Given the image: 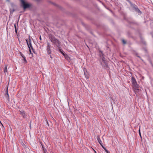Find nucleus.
Listing matches in <instances>:
<instances>
[{"label": "nucleus", "mask_w": 153, "mask_h": 153, "mask_svg": "<svg viewBox=\"0 0 153 153\" xmlns=\"http://www.w3.org/2000/svg\"><path fill=\"white\" fill-rule=\"evenodd\" d=\"M100 51L101 52V53L100 54V56L101 58V59L100 60V64L103 67L105 68H107L108 67V63L105 60V58L104 56V54L101 51Z\"/></svg>", "instance_id": "f257e3e1"}, {"label": "nucleus", "mask_w": 153, "mask_h": 153, "mask_svg": "<svg viewBox=\"0 0 153 153\" xmlns=\"http://www.w3.org/2000/svg\"><path fill=\"white\" fill-rule=\"evenodd\" d=\"M20 1L21 3V6L23 7L24 9L28 8L31 6L30 4L26 3L24 0H20Z\"/></svg>", "instance_id": "f03ea898"}, {"label": "nucleus", "mask_w": 153, "mask_h": 153, "mask_svg": "<svg viewBox=\"0 0 153 153\" xmlns=\"http://www.w3.org/2000/svg\"><path fill=\"white\" fill-rule=\"evenodd\" d=\"M131 6L132 7L133 9L137 13H140V14L142 13V12L140 10L137 6L136 5L133 4Z\"/></svg>", "instance_id": "7ed1b4c3"}, {"label": "nucleus", "mask_w": 153, "mask_h": 153, "mask_svg": "<svg viewBox=\"0 0 153 153\" xmlns=\"http://www.w3.org/2000/svg\"><path fill=\"white\" fill-rule=\"evenodd\" d=\"M51 46L49 42H47V46L46 48V50L48 53L49 55L51 54Z\"/></svg>", "instance_id": "20e7f679"}, {"label": "nucleus", "mask_w": 153, "mask_h": 153, "mask_svg": "<svg viewBox=\"0 0 153 153\" xmlns=\"http://www.w3.org/2000/svg\"><path fill=\"white\" fill-rule=\"evenodd\" d=\"M134 88V91L135 93L137 92L139 90V85L137 84V83L133 85Z\"/></svg>", "instance_id": "39448f33"}, {"label": "nucleus", "mask_w": 153, "mask_h": 153, "mask_svg": "<svg viewBox=\"0 0 153 153\" xmlns=\"http://www.w3.org/2000/svg\"><path fill=\"white\" fill-rule=\"evenodd\" d=\"M25 41L27 42V43L28 46V48H29V46L32 45L31 44V39L30 38V36L29 37L28 40L27 39H25Z\"/></svg>", "instance_id": "423d86ee"}, {"label": "nucleus", "mask_w": 153, "mask_h": 153, "mask_svg": "<svg viewBox=\"0 0 153 153\" xmlns=\"http://www.w3.org/2000/svg\"><path fill=\"white\" fill-rule=\"evenodd\" d=\"M53 43L57 47L59 48L60 42L58 39H56V40H54Z\"/></svg>", "instance_id": "0eeeda50"}, {"label": "nucleus", "mask_w": 153, "mask_h": 153, "mask_svg": "<svg viewBox=\"0 0 153 153\" xmlns=\"http://www.w3.org/2000/svg\"><path fill=\"white\" fill-rule=\"evenodd\" d=\"M19 111L20 112V114L23 117V118H25L27 117V115L25 113L24 111L19 110Z\"/></svg>", "instance_id": "6e6552de"}, {"label": "nucleus", "mask_w": 153, "mask_h": 153, "mask_svg": "<svg viewBox=\"0 0 153 153\" xmlns=\"http://www.w3.org/2000/svg\"><path fill=\"white\" fill-rule=\"evenodd\" d=\"M49 38L51 41L53 43V42L56 39L54 36L52 35H49Z\"/></svg>", "instance_id": "1a4fd4ad"}, {"label": "nucleus", "mask_w": 153, "mask_h": 153, "mask_svg": "<svg viewBox=\"0 0 153 153\" xmlns=\"http://www.w3.org/2000/svg\"><path fill=\"white\" fill-rule=\"evenodd\" d=\"M132 85L135 84L137 83L135 78L134 77H132L131 81Z\"/></svg>", "instance_id": "9d476101"}, {"label": "nucleus", "mask_w": 153, "mask_h": 153, "mask_svg": "<svg viewBox=\"0 0 153 153\" xmlns=\"http://www.w3.org/2000/svg\"><path fill=\"white\" fill-rule=\"evenodd\" d=\"M6 93L5 94V96L7 98V100L9 101V96L8 92V88H7V89L6 91Z\"/></svg>", "instance_id": "9b49d317"}, {"label": "nucleus", "mask_w": 153, "mask_h": 153, "mask_svg": "<svg viewBox=\"0 0 153 153\" xmlns=\"http://www.w3.org/2000/svg\"><path fill=\"white\" fill-rule=\"evenodd\" d=\"M97 139L99 144L100 145H102V142L101 141L99 136H97Z\"/></svg>", "instance_id": "f8f14e48"}, {"label": "nucleus", "mask_w": 153, "mask_h": 153, "mask_svg": "<svg viewBox=\"0 0 153 153\" xmlns=\"http://www.w3.org/2000/svg\"><path fill=\"white\" fill-rule=\"evenodd\" d=\"M4 71L5 74L7 72V67L6 65H5V67L4 69Z\"/></svg>", "instance_id": "ddd939ff"}, {"label": "nucleus", "mask_w": 153, "mask_h": 153, "mask_svg": "<svg viewBox=\"0 0 153 153\" xmlns=\"http://www.w3.org/2000/svg\"><path fill=\"white\" fill-rule=\"evenodd\" d=\"M15 9L14 8L12 9H10V13L11 14H13V12L15 11Z\"/></svg>", "instance_id": "4468645a"}, {"label": "nucleus", "mask_w": 153, "mask_h": 153, "mask_svg": "<svg viewBox=\"0 0 153 153\" xmlns=\"http://www.w3.org/2000/svg\"><path fill=\"white\" fill-rule=\"evenodd\" d=\"M10 4L12 7L13 8L16 6L13 3H11Z\"/></svg>", "instance_id": "2eb2a0df"}, {"label": "nucleus", "mask_w": 153, "mask_h": 153, "mask_svg": "<svg viewBox=\"0 0 153 153\" xmlns=\"http://www.w3.org/2000/svg\"><path fill=\"white\" fill-rule=\"evenodd\" d=\"M14 27H15V32H16V34H17V32L16 27V25L15 24L14 25Z\"/></svg>", "instance_id": "dca6fc26"}, {"label": "nucleus", "mask_w": 153, "mask_h": 153, "mask_svg": "<svg viewBox=\"0 0 153 153\" xmlns=\"http://www.w3.org/2000/svg\"><path fill=\"white\" fill-rule=\"evenodd\" d=\"M65 58L66 59L68 60H69V59H70L68 55H66V56H65Z\"/></svg>", "instance_id": "f3484780"}, {"label": "nucleus", "mask_w": 153, "mask_h": 153, "mask_svg": "<svg viewBox=\"0 0 153 153\" xmlns=\"http://www.w3.org/2000/svg\"><path fill=\"white\" fill-rule=\"evenodd\" d=\"M43 151V152H47V151L46 150V149L45 148H43L42 149Z\"/></svg>", "instance_id": "a211bd4d"}, {"label": "nucleus", "mask_w": 153, "mask_h": 153, "mask_svg": "<svg viewBox=\"0 0 153 153\" xmlns=\"http://www.w3.org/2000/svg\"><path fill=\"white\" fill-rule=\"evenodd\" d=\"M24 59V62L26 63L27 62V61L25 58V56L24 58H23Z\"/></svg>", "instance_id": "6ab92c4d"}, {"label": "nucleus", "mask_w": 153, "mask_h": 153, "mask_svg": "<svg viewBox=\"0 0 153 153\" xmlns=\"http://www.w3.org/2000/svg\"><path fill=\"white\" fill-rule=\"evenodd\" d=\"M87 72V71L86 70V71H85V70H84V74H85V76L86 78H87V74H86V72Z\"/></svg>", "instance_id": "aec40b11"}, {"label": "nucleus", "mask_w": 153, "mask_h": 153, "mask_svg": "<svg viewBox=\"0 0 153 153\" xmlns=\"http://www.w3.org/2000/svg\"><path fill=\"white\" fill-rule=\"evenodd\" d=\"M126 0L129 3L131 6V5L133 4L130 0Z\"/></svg>", "instance_id": "412c9836"}, {"label": "nucleus", "mask_w": 153, "mask_h": 153, "mask_svg": "<svg viewBox=\"0 0 153 153\" xmlns=\"http://www.w3.org/2000/svg\"><path fill=\"white\" fill-rule=\"evenodd\" d=\"M21 56L22 57V58H24L25 57L24 55L20 52H19Z\"/></svg>", "instance_id": "4be33fe9"}, {"label": "nucleus", "mask_w": 153, "mask_h": 153, "mask_svg": "<svg viewBox=\"0 0 153 153\" xmlns=\"http://www.w3.org/2000/svg\"><path fill=\"white\" fill-rule=\"evenodd\" d=\"M122 41L123 44H125L126 43V42L124 39H123Z\"/></svg>", "instance_id": "5701e85b"}, {"label": "nucleus", "mask_w": 153, "mask_h": 153, "mask_svg": "<svg viewBox=\"0 0 153 153\" xmlns=\"http://www.w3.org/2000/svg\"><path fill=\"white\" fill-rule=\"evenodd\" d=\"M29 48V49H30H30H31L32 51H33L34 48H33V47L32 45L29 46V48Z\"/></svg>", "instance_id": "b1692460"}, {"label": "nucleus", "mask_w": 153, "mask_h": 153, "mask_svg": "<svg viewBox=\"0 0 153 153\" xmlns=\"http://www.w3.org/2000/svg\"><path fill=\"white\" fill-rule=\"evenodd\" d=\"M37 3H39L41 1V0H34Z\"/></svg>", "instance_id": "393cba45"}, {"label": "nucleus", "mask_w": 153, "mask_h": 153, "mask_svg": "<svg viewBox=\"0 0 153 153\" xmlns=\"http://www.w3.org/2000/svg\"><path fill=\"white\" fill-rule=\"evenodd\" d=\"M33 51V52L35 53V54H36V51L35 50V49H33V51Z\"/></svg>", "instance_id": "a878e982"}, {"label": "nucleus", "mask_w": 153, "mask_h": 153, "mask_svg": "<svg viewBox=\"0 0 153 153\" xmlns=\"http://www.w3.org/2000/svg\"><path fill=\"white\" fill-rule=\"evenodd\" d=\"M40 143L41 144L42 148L43 149V148H44V145L42 143Z\"/></svg>", "instance_id": "bb28decb"}, {"label": "nucleus", "mask_w": 153, "mask_h": 153, "mask_svg": "<svg viewBox=\"0 0 153 153\" xmlns=\"http://www.w3.org/2000/svg\"><path fill=\"white\" fill-rule=\"evenodd\" d=\"M104 149L105 150V151L106 152H107V151H108V150H107L105 148H104Z\"/></svg>", "instance_id": "cd10ccee"}, {"label": "nucleus", "mask_w": 153, "mask_h": 153, "mask_svg": "<svg viewBox=\"0 0 153 153\" xmlns=\"http://www.w3.org/2000/svg\"><path fill=\"white\" fill-rule=\"evenodd\" d=\"M29 51L30 52V53H31V49H30H30H29Z\"/></svg>", "instance_id": "c85d7f7f"}, {"label": "nucleus", "mask_w": 153, "mask_h": 153, "mask_svg": "<svg viewBox=\"0 0 153 153\" xmlns=\"http://www.w3.org/2000/svg\"><path fill=\"white\" fill-rule=\"evenodd\" d=\"M50 56V57L51 58V59H52V57L51 56V54H50V55H49Z\"/></svg>", "instance_id": "c756f323"}, {"label": "nucleus", "mask_w": 153, "mask_h": 153, "mask_svg": "<svg viewBox=\"0 0 153 153\" xmlns=\"http://www.w3.org/2000/svg\"><path fill=\"white\" fill-rule=\"evenodd\" d=\"M101 146H102V147L103 148V149H104V148H105V147H104L103 146V145H102H102H101Z\"/></svg>", "instance_id": "7c9ffc66"}, {"label": "nucleus", "mask_w": 153, "mask_h": 153, "mask_svg": "<svg viewBox=\"0 0 153 153\" xmlns=\"http://www.w3.org/2000/svg\"><path fill=\"white\" fill-rule=\"evenodd\" d=\"M139 134L140 137H141V136L140 132V133H139Z\"/></svg>", "instance_id": "2f4dec72"}, {"label": "nucleus", "mask_w": 153, "mask_h": 153, "mask_svg": "<svg viewBox=\"0 0 153 153\" xmlns=\"http://www.w3.org/2000/svg\"><path fill=\"white\" fill-rule=\"evenodd\" d=\"M39 39L40 40H42V38H41V36H40V37H39Z\"/></svg>", "instance_id": "473e14b6"}, {"label": "nucleus", "mask_w": 153, "mask_h": 153, "mask_svg": "<svg viewBox=\"0 0 153 153\" xmlns=\"http://www.w3.org/2000/svg\"><path fill=\"white\" fill-rule=\"evenodd\" d=\"M106 152V153H110V152L108 151Z\"/></svg>", "instance_id": "72a5a7b5"}, {"label": "nucleus", "mask_w": 153, "mask_h": 153, "mask_svg": "<svg viewBox=\"0 0 153 153\" xmlns=\"http://www.w3.org/2000/svg\"><path fill=\"white\" fill-rule=\"evenodd\" d=\"M6 1L8 2H10V0H6Z\"/></svg>", "instance_id": "f704fd0d"}, {"label": "nucleus", "mask_w": 153, "mask_h": 153, "mask_svg": "<svg viewBox=\"0 0 153 153\" xmlns=\"http://www.w3.org/2000/svg\"><path fill=\"white\" fill-rule=\"evenodd\" d=\"M139 133H140V128L139 129Z\"/></svg>", "instance_id": "c9c22d12"}, {"label": "nucleus", "mask_w": 153, "mask_h": 153, "mask_svg": "<svg viewBox=\"0 0 153 153\" xmlns=\"http://www.w3.org/2000/svg\"><path fill=\"white\" fill-rule=\"evenodd\" d=\"M151 63L152 64V66L153 67V65L152 64V62H151Z\"/></svg>", "instance_id": "e433bc0d"}, {"label": "nucleus", "mask_w": 153, "mask_h": 153, "mask_svg": "<svg viewBox=\"0 0 153 153\" xmlns=\"http://www.w3.org/2000/svg\"><path fill=\"white\" fill-rule=\"evenodd\" d=\"M137 56L139 58H140V57L139 56Z\"/></svg>", "instance_id": "4c0bfd02"}, {"label": "nucleus", "mask_w": 153, "mask_h": 153, "mask_svg": "<svg viewBox=\"0 0 153 153\" xmlns=\"http://www.w3.org/2000/svg\"><path fill=\"white\" fill-rule=\"evenodd\" d=\"M94 150V151L95 152H96V153H97L96 152V151H95V150Z\"/></svg>", "instance_id": "58836bf2"}, {"label": "nucleus", "mask_w": 153, "mask_h": 153, "mask_svg": "<svg viewBox=\"0 0 153 153\" xmlns=\"http://www.w3.org/2000/svg\"><path fill=\"white\" fill-rule=\"evenodd\" d=\"M47 152H43V153H46Z\"/></svg>", "instance_id": "ea45409f"}, {"label": "nucleus", "mask_w": 153, "mask_h": 153, "mask_svg": "<svg viewBox=\"0 0 153 153\" xmlns=\"http://www.w3.org/2000/svg\"><path fill=\"white\" fill-rule=\"evenodd\" d=\"M152 37H153V36H152Z\"/></svg>", "instance_id": "a19ab883"}]
</instances>
